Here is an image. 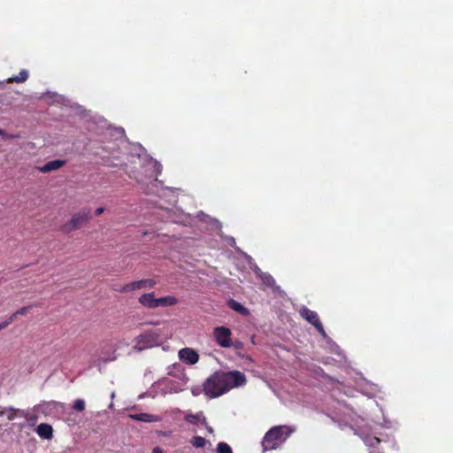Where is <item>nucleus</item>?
<instances>
[{"label": "nucleus", "instance_id": "nucleus-5", "mask_svg": "<svg viewBox=\"0 0 453 453\" xmlns=\"http://www.w3.org/2000/svg\"><path fill=\"white\" fill-rule=\"evenodd\" d=\"M156 284L157 281L153 279H143L125 284L121 288H119V292L127 293L142 288H152Z\"/></svg>", "mask_w": 453, "mask_h": 453}, {"label": "nucleus", "instance_id": "nucleus-20", "mask_svg": "<svg viewBox=\"0 0 453 453\" xmlns=\"http://www.w3.org/2000/svg\"><path fill=\"white\" fill-rule=\"evenodd\" d=\"M31 308H32V305L24 306V307H21L20 309L17 310L16 312H17L18 316H25L28 313V311L31 310Z\"/></svg>", "mask_w": 453, "mask_h": 453}, {"label": "nucleus", "instance_id": "nucleus-26", "mask_svg": "<svg viewBox=\"0 0 453 453\" xmlns=\"http://www.w3.org/2000/svg\"><path fill=\"white\" fill-rule=\"evenodd\" d=\"M104 209L103 207H99L96 210V215H101L104 212Z\"/></svg>", "mask_w": 453, "mask_h": 453}, {"label": "nucleus", "instance_id": "nucleus-15", "mask_svg": "<svg viewBox=\"0 0 453 453\" xmlns=\"http://www.w3.org/2000/svg\"><path fill=\"white\" fill-rule=\"evenodd\" d=\"M228 305L232 310L242 315L247 316L249 314V310L246 307L233 299L229 301Z\"/></svg>", "mask_w": 453, "mask_h": 453}, {"label": "nucleus", "instance_id": "nucleus-21", "mask_svg": "<svg viewBox=\"0 0 453 453\" xmlns=\"http://www.w3.org/2000/svg\"><path fill=\"white\" fill-rule=\"evenodd\" d=\"M18 318V314L15 311L12 313L5 321L2 322L3 325H5V327H7L9 325H11L16 319Z\"/></svg>", "mask_w": 453, "mask_h": 453}, {"label": "nucleus", "instance_id": "nucleus-18", "mask_svg": "<svg viewBox=\"0 0 453 453\" xmlns=\"http://www.w3.org/2000/svg\"><path fill=\"white\" fill-rule=\"evenodd\" d=\"M218 453H233L232 448L224 441H220L217 445Z\"/></svg>", "mask_w": 453, "mask_h": 453}, {"label": "nucleus", "instance_id": "nucleus-28", "mask_svg": "<svg viewBox=\"0 0 453 453\" xmlns=\"http://www.w3.org/2000/svg\"><path fill=\"white\" fill-rule=\"evenodd\" d=\"M5 328V325H3V323L0 324V331Z\"/></svg>", "mask_w": 453, "mask_h": 453}, {"label": "nucleus", "instance_id": "nucleus-29", "mask_svg": "<svg viewBox=\"0 0 453 453\" xmlns=\"http://www.w3.org/2000/svg\"><path fill=\"white\" fill-rule=\"evenodd\" d=\"M4 133V130L0 129V134H2Z\"/></svg>", "mask_w": 453, "mask_h": 453}, {"label": "nucleus", "instance_id": "nucleus-22", "mask_svg": "<svg viewBox=\"0 0 453 453\" xmlns=\"http://www.w3.org/2000/svg\"><path fill=\"white\" fill-rule=\"evenodd\" d=\"M367 443L371 446H375L380 443V440L377 437L367 439Z\"/></svg>", "mask_w": 453, "mask_h": 453}, {"label": "nucleus", "instance_id": "nucleus-24", "mask_svg": "<svg viewBox=\"0 0 453 453\" xmlns=\"http://www.w3.org/2000/svg\"><path fill=\"white\" fill-rule=\"evenodd\" d=\"M242 346V343L241 342H238V341L235 342H233L232 347H234V349H241Z\"/></svg>", "mask_w": 453, "mask_h": 453}, {"label": "nucleus", "instance_id": "nucleus-3", "mask_svg": "<svg viewBox=\"0 0 453 453\" xmlns=\"http://www.w3.org/2000/svg\"><path fill=\"white\" fill-rule=\"evenodd\" d=\"M283 430L281 426L271 428L264 436L262 441L263 451L272 450L278 448L282 441Z\"/></svg>", "mask_w": 453, "mask_h": 453}, {"label": "nucleus", "instance_id": "nucleus-6", "mask_svg": "<svg viewBox=\"0 0 453 453\" xmlns=\"http://www.w3.org/2000/svg\"><path fill=\"white\" fill-rule=\"evenodd\" d=\"M300 315L310 324H311L319 334H321L322 335L326 334L323 325L319 320V315L316 311H311L307 307H303L300 310Z\"/></svg>", "mask_w": 453, "mask_h": 453}, {"label": "nucleus", "instance_id": "nucleus-23", "mask_svg": "<svg viewBox=\"0 0 453 453\" xmlns=\"http://www.w3.org/2000/svg\"><path fill=\"white\" fill-rule=\"evenodd\" d=\"M8 412H9V414H8V416H7L8 419H9V420H13V419L15 418V412H16V410H15L14 408H10V409L8 410Z\"/></svg>", "mask_w": 453, "mask_h": 453}, {"label": "nucleus", "instance_id": "nucleus-11", "mask_svg": "<svg viewBox=\"0 0 453 453\" xmlns=\"http://www.w3.org/2000/svg\"><path fill=\"white\" fill-rule=\"evenodd\" d=\"M36 433L40 437L50 440L53 436V428L49 424L42 423L37 426Z\"/></svg>", "mask_w": 453, "mask_h": 453}, {"label": "nucleus", "instance_id": "nucleus-1", "mask_svg": "<svg viewBox=\"0 0 453 453\" xmlns=\"http://www.w3.org/2000/svg\"><path fill=\"white\" fill-rule=\"evenodd\" d=\"M246 381V376L239 371L215 372L204 381L203 391L207 396L215 398L245 385Z\"/></svg>", "mask_w": 453, "mask_h": 453}, {"label": "nucleus", "instance_id": "nucleus-16", "mask_svg": "<svg viewBox=\"0 0 453 453\" xmlns=\"http://www.w3.org/2000/svg\"><path fill=\"white\" fill-rule=\"evenodd\" d=\"M28 78V73L26 70H21L18 75L12 76L8 79V82H24Z\"/></svg>", "mask_w": 453, "mask_h": 453}, {"label": "nucleus", "instance_id": "nucleus-14", "mask_svg": "<svg viewBox=\"0 0 453 453\" xmlns=\"http://www.w3.org/2000/svg\"><path fill=\"white\" fill-rule=\"evenodd\" d=\"M130 418L134 420L148 422V423L154 422V421L157 420V418H156L153 415H150L148 413L132 414V415H130Z\"/></svg>", "mask_w": 453, "mask_h": 453}, {"label": "nucleus", "instance_id": "nucleus-2", "mask_svg": "<svg viewBox=\"0 0 453 453\" xmlns=\"http://www.w3.org/2000/svg\"><path fill=\"white\" fill-rule=\"evenodd\" d=\"M90 219V209L83 208L80 211L73 214L71 219L61 226L60 230L65 234H70L88 224Z\"/></svg>", "mask_w": 453, "mask_h": 453}, {"label": "nucleus", "instance_id": "nucleus-7", "mask_svg": "<svg viewBox=\"0 0 453 453\" xmlns=\"http://www.w3.org/2000/svg\"><path fill=\"white\" fill-rule=\"evenodd\" d=\"M157 334L156 333L149 332L139 335L136 338V346L138 349H144L152 347L156 344L157 340Z\"/></svg>", "mask_w": 453, "mask_h": 453}, {"label": "nucleus", "instance_id": "nucleus-4", "mask_svg": "<svg viewBox=\"0 0 453 453\" xmlns=\"http://www.w3.org/2000/svg\"><path fill=\"white\" fill-rule=\"evenodd\" d=\"M213 338L221 348H231L233 346L232 332L224 326H216L212 332Z\"/></svg>", "mask_w": 453, "mask_h": 453}, {"label": "nucleus", "instance_id": "nucleus-19", "mask_svg": "<svg viewBox=\"0 0 453 453\" xmlns=\"http://www.w3.org/2000/svg\"><path fill=\"white\" fill-rule=\"evenodd\" d=\"M86 408V403H85V401L83 399H76L74 402H73V409L78 412H81L85 410Z\"/></svg>", "mask_w": 453, "mask_h": 453}, {"label": "nucleus", "instance_id": "nucleus-13", "mask_svg": "<svg viewBox=\"0 0 453 453\" xmlns=\"http://www.w3.org/2000/svg\"><path fill=\"white\" fill-rule=\"evenodd\" d=\"M185 420L193 425H196L198 422L206 423V418L202 412L196 414H187L185 416Z\"/></svg>", "mask_w": 453, "mask_h": 453}, {"label": "nucleus", "instance_id": "nucleus-10", "mask_svg": "<svg viewBox=\"0 0 453 453\" xmlns=\"http://www.w3.org/2000/svg\"><path fill=\"white\" fill-rule=\"evenodd\" d=\"M65 165V160L56 159V160L47 162L42 166L38 167V170L41 173H50V172L56 171L58 169L61 168Z\"/></svg>", "mask_w": 453, "mask_h": 453}, {"label": "nucleus", "instance_id": "nucleus-25", "mask_svg": "<svg viewBox=\"0 0 453 453\" xmlns=\"http://www.w3.org/2000/svg\"><path fill=\"white\" fill-rule=\"evenodd\" d=\"M152 453H164V450L159 447H156L152 449Z\"/></svg>", "mask_w": 453, "mask_h": 453}, {"label": "nucleus", "instance_id": "nucleus-17", "mask_svg": "<svg viewBox=\"0 0 453 453\" xmlns=\"http://www.w3.org/2000/svg\"><path fill=\"white\" fill-rule=\"evenodd\" d=\"M190 443L196 448H203L206 444V440L202 436L196 435L191 439Z\"/></svg>", "mask_w": 453, "mask_h": 453}, {"label": "nucleus", "instance_id": "nucleus-12", "mask_svg": "<svg viewBox=\"0 0 453 453\" xmlns=\"http://www.w3.org/2000/svg\"><path fill=\"white\" fill-rule=\"evenodd\" d=\"M156 308L173 306L178 303V299L173 296L156 298Z\"/></svg>", "mask_w": 453, "mask_h": 453}, {"label": "nucleus", "instance_id": "nucleus-8", "mask_svg": "<svg viewBox=\"0 0 453 453\" xmlns=\"http://www.w3.org/2000/svg\"><path fill=\"white\" fill-rule=\"evenodd\" d=\"M179 357L188 365H195L199 360L198 353L190 348H184L179 351Z\"/></svg>", "mask_w": 453, "mask_h": 453}, {"label": "nucleus", "instance_id": "nucleus-9", "mask_svg": "<svg viewBox=\"0 0 453 453\" xmlns=\"http://www.w3.org/2000/svg\"><path fill=\"white\" fill-rule=\"evenodd\" d=\"M139 303L147 309H156V297L155 293H145L138 298Z\"/></svg>", "mask_w": 453, "mask_h": 453}, {"label": "nucleus", "instance_id": "nucleus-27", "mask_svg": "<svg viewBox=\"0 0 453 453\" xmlns=\"http://www.w3.org/2000/svg\"><path fill=\"white\" fill-rule=\"evenodd\" d=\"M203 424L205 425V427H206L207 431H208L209 433L212 434V433H213V429H212V427H211V426H208L207 422H206V423H203Z\"/></svg>", "mask_w": 453, "mask_h": 453}]
</instances>
